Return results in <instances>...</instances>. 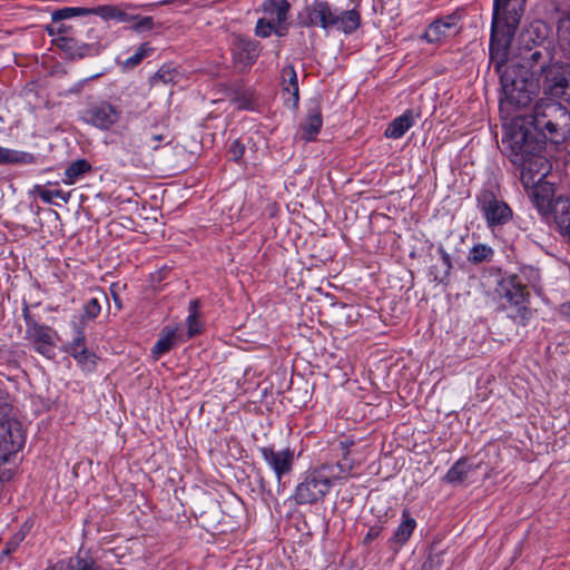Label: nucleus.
<instances>
[{
  "label": "nucleus",
  "mask_w": 570,
  "mask_h": 570,
  "mask_svg": "<svg viewBox=\"0 0 570 570\" xmlns=\"http://www.w3.org/2000/svg\"><path fill=\"white\" fill-rule=\"evenodd\" d=\"M547 95L570 102V68L556 61L540 76Z\"/></svg>",
  "instance_id": "nucleus-11"
},
{
  "label": "nucleus",
  "mask_w": 570,
  "mask_h": 570,
  "mask_svg": "<svg viewBox=\"0 0 570 570\" xmlns=\"http://www.w3.org/2000/svg\"><path fill=\"white\" fill-rule=\"evenodd\" d=\"M353 464L348 461L334 464L323 463L307 469L295 488L294 500L297 504H314L322 501L333 485L351 476Z\"/></svg>",
  "instance_id": "nucleus-2"
},
{
  "label": "nucleus",
  "mask_w": 570,
  "mask_h": 570,
  "mask_svg": "<svg viewBox=\"0 0 570 570\" xmlns=\"http://www.w3.org/2000/svg\"><path fill=\"white\" fill-rule=\"evenodd\" d=\"M121 117V110L118 106L107 100L90 101L80 112V119L100 130H108L116 125Z\"/></svg>",
  "instance_id": "nucleus-10"
},
{
  "label": "nucleus",
  "mask_w": 570,
  "mask_h": 570,
  "mask_svg": "<svg viewBox=\"0 0 570 570\" xmlns=\"http://www.w3.org/2000/svg\"><path fill=\"white\" fill-rule=\"evenodd\" d=\"M36 193L38 194L40 199L47 204L52 203L53 198H60L65 203H67L69 200V194L63 193L60 189L51 190V189H46L40 186H36Z\"/></svg>",
  "instance_id": "nucleus-37"
},
{
  "label": "nucleus",
  "mask_w": 570,
  "mask_h": 570,
  "mask_svg": "<svg viewBox=\"0 0 570 570\" xmlns=\"http://www.w3.org/2000/svg\"><path fill=\"white\" fill-rule=\"evenodd\" d=\"M476 466L470 463L469 459H459L446 472L443 480L452 485H460L470 480Z\"/></svg>",
  "instance_id": "nucleus-17"
},
{
  "label": "nucleus",
  "mask_w": 570,
  "mask_h": 570,
  "mask_svg": "<svg viewBox=\"0 0 570 570\" xmlns=\"http://www.w3.org/2000/svg\"><path fill=\"white\" fill-rule=\"evenodd\" d=\"M414 125L413 110H405L401 116L392 120V122L385 129V136L387 138L399 139L401 138L412 126Z\"/></svg>",
  "instance_id": "nucleus-21"
},
{
  "label": "nucleus",
  "mask_w": 570,
  "mask_h": 570,
  "mask_svg": "<svg viewBox=\"0 0 570 570\" xmlns=\"http://www.w3.org/2000/svg\"><path fill=\"white\" fill-rule=\"evenodd\" d=\"M60 570H105L92 557L77 553L60 562Z\"/></svg>",
  "instance_id": "nucleus-24"
},
{
  "label": "nucleus",
  "mask_w": 570,
  "mask_h": 570,
  "mask_svg": "<svg viewBox=\"0 0 570 570\" xmlns=\"http://www.w3.org/2000/svg\"><path fill=\"white\" fill-rule=\"evenodd\" d=\"M154 27V19L151 17H138L134 20L131 28L137 32H145L151 30Z\"/></svg>",
  "instance_id": "nucleus-40"
},
{
  "label": "nucleus",
  "mask_w": 570,
  "mask_h": 570,
  "mask_svg": "<svg viewBox=\"0 0 570 570\" xmlns=\"http://www.w3.org/2000/svg\"><path fill=\"white\" fill-rule=\"evenodd\" d=\"M561 313H562V315L570 318V302H567L561 305Z\"/></svg>",
  "instance_id": "nucleus-45"
},
{
  "label": "nucleus",
  "mask_w": 570,
  "mask_h": 570,
  "mask_svg": "<svg viewBox=\"0 0 570 570\" xmlns=\"http://www.w3.org/2000/svg\"><path fill=\"white\" fill-rule=\"evenodd\" d=\"M156 76L164 79V81H167V79L165 78V73L163 72L161 69L156 73Z\"/></svg>",
  "instance_id": "nucleus-47"
},
{
  "label": "nucleus",
  "mask_w": 570,
  "mask_h": 570,
  "mask_svg": "<svg viewBox=\"0 0 570 570\" xmlns=\"http://www.w3.org/2000/svg\"><path fill=\"white\" fill-rule=\"evenodd\" d=\"M438 253L440 254V257H441V265L435 266L436 272L434 274V279L440 283H444L448 281L451 269L453 267L452 261H451V256L446 253V250L442 246L438 247Z\"/></svg>",
  "instance_id": "nucleus-32"
},
{
  "label": "nucleus",
  "mask_w": 570,
  "mask_h": 570,
  "mask_svg": "<svg viewBox=\"0 0 570 570\" xmlns=\"http://www.w3.org/2000/svg\"><path fill=\"white\" fill-rule=\"evenodd\" d=\"M498 292L514 306L515 313L511 316L520 324L525 325L531 318L532 313L531 309L524 305L529 292L522 284L520 276L509 275L504 277L499 284Z\"/></svg>",
  "instance_id": "nucleus-9"
},
{
  "label": "nucleus",
  "mask_w": 570,
  "mask_h": 570,
  "mask_svg": "<svg viewBox=\"0 0 570 570\" xmlns=\"http://www.w3.org/2000/svg\"><path fill=\"white\" fill-rule=\"evenodd\" d=\"M549 215H552L554 222L559 228H566L570 225V199L563 197H557L552 204V208Z\"/></svg>",
  "instance_id": "nucleus-25"
},
{
  "label": "nucleus",
  "mask_w": 570,
  "mask_h": 570,
  "mask_svg": "<svg viewBox=\"0 0 570 570\" xmlns=\"http://www.w3.org/2000/svg\"><path fill=\"white\" fill-rule=\"evenodd\" d=\"M91 170V165L86 159H78L72 161L65 170L63 183L66 185H73L86 173Z\"/></svg>",
  "instance_id": "nucleus-27"
},
{
  "label": "nucleus",
  "mask_w": 570,
  "mask_h": 570,
  "mask_svg": "<svg viewBox=\"0 0 570 570\" xmlns=\"http://www.w3.org/2000/svg\"><path fill=\"white\" fill-rule=\"evenodd\" d=\"M10 412H11V406L6 401V399L2 395H0V435H2V436L6 435L7 440H10V438H9V433L6 430L9 428V425H11V423H16L21 426V424L18 421L11 420L9 417Z\"/></svg>",
  "instance_id": "nucleus-33"
},
{
  "label": "nucleus",
  "mask_w": 570,
  "mask_h": 570,
  "mask_svg": "<svg viewBox=\"0 0 570 570\" xmlns=\"http://www.w3.org/2000/svg\"><path fill=\"white\" fill-rule=\"evenodd\" d=\"M323 125L321 111L317 107L308 110L305 121L301 126L303 139L311 141L320 132Z\"/></svg>",
  "instance_id": "nucleus-22"
},
{
  "label": "nucleus",
  "mask_w": 570,
  "mask_h": 570,
  "mask_svg": "<svg viewBox=\"0 0 570 570\" xmlns=\"http://www.w3.org/2000/svg\"><path fill=\"white\" fill-rule=\"evenodd\" d=\"M361 23L358 11L352 9L340 11L326 0H315L304 8L301 24L307 28H321L328 32L332 29L344 33H353Z\"/></svg>",
  "instance_id": "nucleus-7"
},
{
  "label": "nucleus",
  "mask_w": 570,
  "mask_h": 570,
  "mask_svg": "<svg viewBox=\"0 0 570 570\" xmlns=\"http://www.w3.org/2000/svg\"><path fill=\"white\" fill-rule=\"evenodd\" d=\"M402 518L403 520L401 524L397 527L396 531L391 538V542L396 544L397 548L402 547L410 539L416 527V521L410 515L407 511H403Z\"/></svg>",
  "instance_id": "nucleus-26"
},
{
  "label": "nucleus",
  "mask_w": 570,
  "mask_h": 570,
  "mask_svg": "<svg viewBox=\"0 0 570 570\" xmlns=\"http://www.w3.org/2000/svg\"><path fill=\"white\" fill-rule=\"evenodd\" d=\"M112 297H114L116 306L118 308H121V303H120V299H119L118 295L116 293H112Z\"/></svg>",
  "instance_id": "nucleus-46"
},
{
  "label": "nucleus",
  "mask_w": 570,
  "mask_h": 570,
  "mask_svg": "<svg viewBox=\"0 0 570 570\" xmlns=\"http://www.w3.org/2000/svg\"><path fill=\"white\" fill-rule=\"evenodd\" d=\"M258 451L276 476L277 493H282L285 487L283 478L293 471L294 452L291 449L276 451L273 446H262Z\"/></svg>",
  "instance_id": "nucleus-12"
},
{
  "label": "nucleus",
  "mask_w": 570,
  "mask_h": 570,
  "mask_svg": "<svg viewBox=\"0 0 570 570\" xmlns=\"http://www.w3.org/2000/svg\"><path fill=\"white\" fill-rule=\"evenodd\" d=\"M35 161L36 157L30 153L0 146V165H28Z\"/></svg>",
  "instance_id": "nucleus-23"
},
{
  "label": "nucleus",
  "mask_w": 570,
  "mask_h": 570,
  "mask_svg": "<svg viewBox=\"0 0 570 570\" xmlns=\"http://www.w3.org/2000/svg\"><path fill=\"white\" fill-rule=\"evenodd\" d=\"M89 11L85 8H63V9H60V10H57L53 12L52 14V18L53 20L58 21V20H63V19H69L71 17H76V16H82V14H87Z\"/></svg>",
  "instance_id": "nucleus-39"
},
{
  "label": "nucleus",
  "mask_w": 570,
  "mask_h": 570,
  "mask_svg": "<svg viewBox=\"0 0 570 570\" xmlns=\"http://www.w3.org/2000/svg\"><path fill=\"white\" fill-rule=\"evenodd\" d=\"M165 140L166 142H169L167 134H151L146 144L153 149H157L159 147V142Z\"/></svg>",
  "instance_id": "nucleus-42"
},
{
  "label": "nucleus",
  "mask_w": 570,
  "mask_h": 570,
  "mask_svg": "<svg viewBox=\"0 0 570 570\" xmlns=\"http://www.w3.org/2000/svg\"><path fill=\"white\" fill-rule=\"evenodd\" d=\"M560 49L564 52H567L568 55H570V47H567V46H559Z\"/></svg>",
  "instance_id": "nucleus-48"
},
{
  "label": "nucleus",
  "mask_w": 570,
  "mask_h": 570,
  "mask_svg": "<svg viewBox=\"0 0 570 570\" xmlns=\"http://www.w3.org/2000/svg\"><path fill=\"white\" fill-rule=\"evenodd\" d=\"M493 256L494 250L492 247L484 244H478L470 249L468 261L474 265L490 263L493 259Z\"/></svg>",
  "instance_id": "nucleus-29"
},
{
  "label": "nucleus",
  "mask_w": 570,
  "mask_h": 570,
  "mask_svg": "<svg viewBox=\"0 0 570 570\" xmlns=\"http://www.w3.org/2000/svg\"><path fill=\"white\" fill-rule=\"evenodd\" d=\"M558 43L559 46L570 47V14H566L559 19Z\"/></svg>",
  "instance_id": "nucleus-36"
},
{
  "label": "nucleus",
  "mask_w": 570,
  "mask_h": 570,
  "mask_svg": "<svg viewBox=\"0 0 570 570\" xmlns=\"http://www.w3.org/2000/svg\"><path fill=\"white\" fill-rule=\"evenodd\" d=\"M282 90L283 95H289L285 98V104L292 108H297L299 101V89L297 73L293 65H286L282 69Z\"/></svg>",
  "instance_id": "nucleus-16"
},
{
  "label": "nucleus",
  "mask_w": 570,
  "mask_h": 570,
  "mask_svg": "<svg viewBox=\"0 0 570 570\" xmlns=\"http://www.w3.org/2000/svg\"><path fill=\"white\" fill-rule=\"evenodd\" d=\"M154 50L155 49L147 42L140 45L131 56L122 61V67L127 70H132L140 65L145 58L149 57Z\"/></svg>",
  "instance_id": "nucleus-30"
},
{
  "label": "nucleus",
  "mask_w": 570,
  "mask_h": 570,
  "mask_svg": "<svg viewBox=\"0 0 570 570\" xmlns=\"http://www.w3.org/2000/svg\"><path fill=\"white\" fill-rule=\"evenodd\" d=\"M521 63L517 68H524L531 72V76L540 80V76L554 61V47L552 40L547 36V27L541 22L532 23L519 36Z\"/></svg>",
  "instance_id": "nucleus-5"
},
{
  "label": "nucleus",
  "mask_w": 570,
  "mask_h": 570,
  "mask_svg": "<svg viewBox=\"0 0 570 570\" xmlns=\"http://www.w3.org/2000/svg\"><path fill=\"white\" fill-rule=\"evenodd\" d=\"M291 3L287 0H265L263 11L278 27L286 26Z\"/></svg>",
  "instance_id": "nucleus-20"
},
{
  "label": "nucleus",
  "mask_w": 570,
  "mask_h": 570,
  "mask_svg": "<svg viewBox=\"0 0 570 570\" xmlns=\"http://www.w3.org/2000/svg\"><path fill=\"white\" fill-rule=\"evenodd\" d=\"M70 355L83 368H91L96 365V356L94 353L89 352L87 347L76 350L71 352Z\"/></svg>",
  "instance_id": "nucleus-35"
},
{
  "label": "nucleus",
  "mask_w": 570,
  "mask_h": 570,
  "mask_svg": "<svg viewBox=\"0 0 570 570\" xmlns=\"http://www.w3.org/2000/svg\"><path fill=\"white\" fill-rule=\"evenodd\" d=\"M383 527L382 525H373L368 529L366 535L363 539V543L368 546L374 539H376L381 532Z\"/></svg>",
  "instance_id": "nucleus-43"
},
{
  "label": "nucleus",
  "mask_w": 570,
  "mask_h": 570,
  "mask_svg": "<svg viewBox=\"0 0 570 570\" xmlns=\"http://www.w3.org/2000/svg\"><path fill=\"white\" fill-rule=\"evenodd\" d=\"M525 8V0H494L491 29L492 57L500 63L511 46Z\"/></svg>",
  "instance_id": "nucleus-6"
},
{
  "label": "nucleus",
  "mask_w": 570,
  "mask_h": 570,
  "mask_svg": "<svg viewBox=\"0 0 570 570\" xmlns=\"http://www.w3.org/2000/svg\"><path fill=\"white\" fill-rule=\"evenodd\" d=\"M83 324L73 323V337L66 350L69 354L71 352H75L76 350L86 347V336L83 332Z\"/></svg>",
  "instance_id": "nucleus-34"
},
{
  "label": "nucleus",
  "mask_w": 570,
  "mask_h": 570,
  "mask_svg": "<svg viewBox=\"0 0 570 570\" xmlns=\"http://www.w3.org/2000/svg\"><path fill=\"white\" fill-rule=\"evenodd\" d=\"M10 440L6 435H0V483L11 480L13 476L12 468L2 466L18 452L24 442L22 428L19 424L11 423L6 430Z\"/></svg>",
  "instance_id": "nucleus-13"
},
{
  "label": "nucleus",
  "mask_w": 570,
  "mask_h": 570,
  "mask_svg": "<svg viewBox=\"0 0 570 570\" xmlns=\"http://www.w3.org/2000/svg\"><path fill=\"white\" fill-rule=\"evenodd\" d=\"M520 169V180L528 190V195L542 216L551 212L554 189L553 185L544 180L551 170V164L547 156H525L524 163H512Z\"/></svg>",
  "instance_id": "nucleus-4"
},
{
  "label": "nucleus",
  "mask_w": 570,
  "mask_h": 570,
  "mask_svg": "<svg viewBox=\"0 0 570 570\" xmlns=\"http://www.w3.org/2000/svg\"><path fill=\"white\" fill-rule=\"evenodd\" d=\"M244 151H245L244 145H242L237 139L234 140L228 148V154L230 156V159H233L235 161H238L243 158Z\"/></svg>",
  "instance_id": "nucleus-41"
},
{
  "label": "nucleus",
  "mask_w": 570,
  "mask_h": 570,
  "mask_svg": "<svg viewBox=\"0 0 570 570\" xmlns=\"http://www.w3.org/2000/svg\"><path fill=\"white\" fill-rule=\"evenodd\" d=\"M509 48L504 50V59L502 62L492 57V40H490V61L494 70L500 76L501 89L508 104L515 107L528 106L532 98L537 95L540 80L524 68H517L514 65H507Z\"/></svg>",
  "instance_id": "nucleus-3"
},
{
  "label": "nucleus",
  "mask_w": 570,
  "mask_h": 570,
  "mask_svg": "<svg viewBox=\"0 0 570 570\" xmlns=\"http://www.w3.org/2000/svg\"><path fill=\"white\" fill-rule=\"evenodd\" d=\"M57 335L50 326L36 323L26 328V338L33 344V348L39 354L50 357L55 346V336Z\"/></svg>",
  "instance_id": "nucleus-14"
},
{
  "label": "nucleus",
  "mask_w": 570,
  "mask_h": 570,
  "mask_svg": "<svg viewBox=\"0 0 570 570\" xmlns=\"http://www.w3.org/2000/svg\"><path fill=\"white\" fill-rule=\"evenodd\" d=\"M101 311V305L98 301V298H90L85 305H83V314L81 315L79 324H83L86 321H92L95 320Z\"/></svg>",
  "instance_id": "nucleus-38"
},
{
  "label": "nucleus",
  "mask_w": 570,
  "mask_h": 570,
  "mask_svg": "<svg viewBox=\"0 0 570 570\" xmlns=\"http://www.w3.org/2000/svg\"><path fill=\"white\" fill-rule=\"evenodd\" d=\"M475 199L476 207L491 230L502 227L512 219V209L492 188H482Z\"/></svg>",
  "instance_id": "nucleus-8"
},
{
  "label": "nucleus",
  "mask_w": 570,
  "mask_h": 570,
  "mask_svg": "<svg viewBox=\"0 0 570 570\" xmlns=\"http://www.w3.org/2000/svg\"><path fill=\"white\" fill-rule=\"evenodd\" d=\"M22 317H23L24 323H26V328L31 327V324L38 323L33 318V316L31 315L30 309H29V305L27 303H24L23 307H22Z\"/></svg>",
  "instance_id": "nucleus-44"
},
{
  "label": "nucleus",
  "mask_w": 570,
  "mask_h": 570,
  "mask_svg": "<svg viewBox=\"0 0 570 570\" xmlns=\"http://www.w3.org/2000/svg\"><path fill=\"white\" fill-rule=\"evenodd\" d=\"M286 26L278 27L275 21H272V19L261 18L256 23L255 33L262 38L269 37L272 32L283 37L286 33Z\"/></svg>",
  "instance_id": "nucleus-28"
},
{
  "label": "nucleus",
  "mask_w": 570,
  "mask_h": 570,
  "mask_svg": "<svg viewBox=\"0 0 570 570\" xmlns=\"http://www.w3.org/2000/svg\"><path fill=\"white\" fill-rule=\"evenodd\" d=\"M570 137V112L559 101L543 98L532 112L514 118L502 137L503 151L511 163H524L525 156H546L547 142L563 144Z\"/></svg>",
  "instance_id": "nucleus-1"
},
{
  "label": "nucleus",
  "mask_w": 570,
  "mask_h": 570,
  "mask_svg": "<svg viewBox=\"0 0 570 570\" xmlns=\"http://www.w3.org/2000/svg\"><path fill=\"white\" fill-rule=\"evenodd\" d=\"M459 17L450 14L441 19L434 20L424 33V38L428 42L434 43L440 42L445 38L455 35L458 28Z\"/></svg>",
  "instance_id": "nucleus-15"
},
{
  "label": "nucleus",
  "mask_w": 570,
  "mask_h": 570,
  "mask_svg": "<svg viewBox=\"0 0 570 570\" xmlns=\"http://www.w3.org/2000/svg\"><path fill=\"white\" fill-rule=\"evenodd\" d=\"M235 51L239 61L246 66H252L259 56V43L246 37H237L235 41Z\"/></svg>",
  "instance_id": "nucleus-18"
},
{
  "label": "nucleus",
  "mask_w": 570,
  "mask_h": 570,
  "mask_svg": "<svg viewBox=\"0 0 570 570\" xmlns=\"http://www.w3.org/2000/svg\"><path fill=\"white\" fill-rule=\"evenodd\" d=\"M179 327L165 326L151 348V353L156 360L161 355L169 352L175 345L176 340H180L181 335L178 333Z\"/></svg>",
  "instance_id": "nucleus-19"
},
{
  "label": "nucleus",
  "mask_w": 570,
  "mask_h": 570,
  "mask_svg": "<svg viewBox=\"0 0 570 570\" xmlns=\"http://www.w3.org/2000/svg\"><path fill=\"white\" fill-rule=\"evenodd\" d=\"M197 308H198V301H196V299L190 301L189 315L187 316V320H186L188 330H187L186 337L181 336L180 341L189 340V338L194 337L195 335H197L198 333H200L202 324L197 316Z\"/></svg>",
  "instance_id": "nucleus-31"
}]
</instances>
